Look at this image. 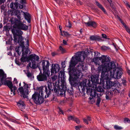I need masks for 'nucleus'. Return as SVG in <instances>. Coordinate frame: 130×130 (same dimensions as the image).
<instances>
[{
    "mask_svg": "<svg viewBox=\"0 0 130 130\" xmlns=\"http://www.w3.org/2000/svg\"><path fill=\"white\" fill-rule=\"evenodd\" d=\"M112 45L114 46V47L115 48H116V45L114 44V43H113L112 44Z\"/></svg>",
    "mask_w": 130,
    "mask_h": 130,
    "instance_id": "e2e57ef3",
    "label": "nucleus"
},
{
    "mask_svg": "<svg viewBox=\"0 0 130 130\" xmlns=\"http://www.w3.org/2000/svg\"><path fill=\"white\" fill-rule=\"evenodd\" d=\"M13 83L14 84H17L18 83L17 80L15 78H14V79Z\"/></svg>",
    "mask_w": 130,
    "mask_h": 130,
    "instance_id": "79ce46f5",
    "label": "nucleus"
},
{
    "mask_svg": "<svg viewBox=\"0 0 130 130\" xmlns=\"http://www.w3.org/2000/svg\"><path fill=\"white\" fill-rule=\"evenodd\" d=\"M98 96L96 104L98 106H99V104L101 101V99Z\"/></svg>",
    "mask_w": 130,
    "mask_h": 130,
    "instance_id": "cd10ccee",
    "label": "nucleus"
},
{
    "mask_svg": "<svg viewBox=\"0 0 130 130\" xmlns=\"http://www.w3.org/2000/svg\"><path fill=\"white\" fill-rule=\"evenodd\" d=\"M43 87H40L39 90V93L35 92L32 95V99L33 101L36 104H40L43 103L44 101V97L45 96L43 94ZM46 95H47L45 92Z\"/></svg>",
    "mask_w": 130,
    "mask_h": 130,
    "instance_id": "423d86ee",
    "label": "nucleus"
},
{
    "mask_svg": "<svg viewBox=\"0 0 130 130\" xmlns=\"http://www.w3.org/2000/svg\"><path fill=\"white\" fill-rule=\"evenodd\" d=\"M60 69V68L58 64H52L51 69V74H52L56 73L58 72Z\"/></svg>",
    "mask_w": 130,
    "mask_h": 130,
    "instance_id": "dca6fc26",
    "label": "nucleus"
},
{
    "mask_svg": "<svg viewBox=\"0 0 130 130\" xmlns=\"http://www.w3.org/2000/svg\"><path fill=\"white\" fill-rule=\"evenodd\" d=\"M124 122L125 123H130V120H129L128 118H125L124 119Z\"/></svg>",
    "mask_w": 130,
    "mask_h": 130,
    "instance_id": "f704fd0d",
    "label": "nucleus"
},
{
    "mask_svg": "<svg viewBox=\"0 0 130 130\" xmlns=\"http://www.w3.org/2000/svg\"><path fill=\"white\" fill-rule=\"evenodd\" d=\"M102 37L105 39H109V38H107V36L105 34H102Z\"/></svg>",
    "mask_w": 130,
    "mask_h": 130,
    "instance_id": "a19ab883",
    "label": "nucleus"
},
{
    "mask_svg": "<svg viewBox=\"0 0 130 130\" xmlns=\"http://www.w3.org/2000/svg\"><path fill=\"white\" fill-rule=\"evenodd\" d=\"M122 83H123V84L124 85H125V84L126 83V81L125 80H123Z\"/></svg>",
    "mask_w": 130,
    "mask_h": 130,
    "instance_id": "3c124183",
    "label": "nucleus"
},
{
    "mask_svg": "<svg viewBox=\"0 0 130 130\" xmlns=\"http://www.w3.org/2000/svg\"><path fill=\"white\" fill-rule=\"evenodd\" d=\"M106 99L108 100L109 99V97L108 96L107 94H106Z\"/></svg>",
    "mask_w": 130,
    "mask_h": 130,
    "instance_id": "864d4df0",
    "label": "nucleus"
},
{
    "mask_svg": "<svg viewBox=\"0 0 130 130\" xmlns=\"http://www.w3.org/2000/svg\"><path fill=\"white\" fill-rule=\"evenodd\" d=\"M50 74V71H43V73H40L37 76V78L39 81H46L47 79V77L49 76Z\"/></svg>",
    "mask_w": 130,
    "mask_h": 130,
    "instance_id": "4468645a",
    "label": "nucleus"
},
{
    "mask_svg": "<svg viewBox=\"0 0 130 130\" xmlns=\"http://www.w3.org/2000/svg\"><path fill=\"white\" fill-rule=\"evenodd\" d=\"M17 2L14 3H11L10 4V7L12 9L16 10L17 9H22L24 7L23 5L19 4L18 3V2H20L22 4L25 3V0H16Z\"/></svg>",
    "mask_w": 130,
    "mask_h": 130,
    "instance_id": "ddd939ff",
    "label": "nucleus"
},
{
    "mask_svg": "<svg viewBox=\"0 0 130 130\" xmlns=\"http://www.w3.org/2000/svg\"><path fill=\"white\" fill-rule=\"evenodd\" d=\"M95 3L96 5L98 7L100 8L105 13H106V11L102 6L97 1H96Z\"/></svg>",
    "mask_w": 130,
    "mask_h": 130,
    "instance_id": "a878e982",
    "label": "nucleus"
},
{
    "mask_svg": "<svg viewBox=\"0 0 130 130\" xmlns=\"http://www.w3.org/2000/svg\"><path fill=\"white\" fill-rule=\"evenodd\" d=\"M84 122L87 124H88V120L86 119H84Z\"/></svg>",
    "mask_w": 130,
    "mask_h": 130,
    "instance_id": "c03bdc74",
    "label": "nucleus"
},
{
    "mask_svg": "<svg viewBox=\"0 0 130 130\" xmlns=\"http://www.w3.org/2000/svg\"><path fill=\"white\" fill-rule=\"evenodd\" d=\"M50 63L48 60H43L42 62V66L43 71H50L48 70Z\"/></svg>",
    "mask_w": 130,
    "mask_h": 130,
    "instance_id": "f3484780",
    "label": "nucleus"
},
{
    "mask_svg": "<svg viewBox=\"0 0 130 130\" xmlns=\"http://www.w3.org/2000/svg\"><path fill=\"white\" fill-rule=\"evenodd\" d=\"M107 0L110 3V6H111V3L112 2L111 0Z\"/></svg>",
    "mask_w": 130,
    "mask_h": 130,
    "instance_id": "13d9d810",
    "label": "nucleus"
},
{
    "mask_svg": "<svg viewBox=\"0 0 130 130\" xmlns=\"http://www.w3.org/2000/svg\"><path fill=\"white\" fill-rule=\"evenodd\" d=\"M29 59V61L30 60L31 62H35V60L38 61L39 59V58L38 56L35 54H32L28 57Z\"/></svg>",
    "mask_w": 130,
    "mask_h": 130,
    "instance_id": "a211bd4d",
    "label": "nucleus"
},
{
    "mask_svg": "<svg viewBox=\"0 0 130 130\" xmlns=\"http://www.w3.org/2000/svg\"><path fill=\"white\" fill-rule=\"evenodd\" d=\"M66 27H69V28H71L72 26L71 23L69 21L66 23Z\"/></svg>",
    "mask_w": 130,
    "mask_h": 130,
    "instance_id": "72a5a7b5",
    "label": "nucleus"
},
{
    "mask_svg": "<svg viewBox=\"0 0 130 130\" xmlns=\"http://www.w3.org/2000/svg\"><path fill=\"white\" fill-rule=\"evenodd\" d=\"M61 64L62 67L64 68H65V65L64 64V63L63 62H62L61 63Z\"/></svg>",
    "mask_w": 130,
    "mask_h": 130,
    "instance_id": "49530a36",
    "label": "nucleus"
},
{
    "mask_svg": "<svg viewBox=\"0 0 130 130\" xmlns=\"http://www.w3.org/2000/svg\"><path fill=\"white\" fill-rule=\"evenodd\" d=\"M121 23L123 25H124V24H125L124 23V22L123 21H121Z\"/></svg>",
    "mask_w": 130,
    "mask_h": 130,
    "instance_id": "0e129e2a",
    "label": "nucleus"
},
{
    "mask_svg": "<svg viewBox=\"0 0 130 130\" xmlns=\"http://www.w3.org/2000/svg\"><path fill=\"white\" fill-rule=\"evenodd\" d=\"M106 87L108 89H110L111 87L115 85L116 83L111 81H106Z\"/></svg>",
    "mask_w": 130,
    "mask_h": 130,
    "instance_id": "aec40b11",
    "label": "nucleus"
},
{
    "mask_svg": "<svg viewBox=\"0 0 130 130\" xmlns=\"http://www.w3.org/2000/svg\"><path fill=\"white\" fill-rule=\"evenodd\" d=\"M15 15L17 16L18 20H22L21 16L23 15L25 19L29 23L30 22L31 17L30 14L27 12H25L22 10H17L15 12Z\"/></svg>",
    "mask_w": 130,
    "mask_h": 130,
    "instance_id": "6e6552de",
    "label": "nucleus"
},
{
    "mask_svg": "<svg viewBox=\"0 0 130 130\" xmlns=\"http://www.w3.org/2000/svg\"><path fill=\"white\" fill-rule=\"evenodd\" d=\"M59 28L60 30H61V28H62V27H61V26H59Z\"/></svg>",
    "mask_w": 130,
    "mask_h": 130,
    "instance_id": "69168bd1",
    "label": "nucleus"
},
{
    "mask_svg": "<svg viewBox=\"0 0 130 130\" xmlns=\"http://www.w3.org/2000/svg\"><path fill=\"white\" fill-rule=\"evenodd\" d=\"M12 121L14 123H18L15 120H12Z\"/></svg>",
    "mask_w": 130,
    "mask_h": 130,
    "instance_id": "4d7b16f0",
    "label": "nucleus"
},
{
    "mask_svg": "<svg viewBox=\"0 0 130 130\" xmlns=\"http://www.w3.org/2000/svg\"><path fill=\"white\" fill-rule=\"evenodd\" d=\"M90 40L91 41L98 40L99 41H100L101 40L100 37L97 35L91 36H90Z\"/></svg>",
    "mask_w": 130,
    "mask_h": 130,
    "instance_id": "412c9836",
    "label": "nucleus"
},
{
    "mask_svg": "<svg viewBox=\"0 0 130 130\" xmlns=\"http://www.w3.org/2000/svg\"><path fill=\"white\" fill-rule=\"evenodd\" d=\"M26 43V47L24 45L23 46H21V47L20 46L17 47L15 49L16 52L19 55H20L21 52H22V56L20 60L21 61L23 62H24L27 61H29L28 57H27L28 52L29 51L28 47L29 45L28 40H27Z\"/></svg>",
    "mask_w": 130,
    "mask_h": 130,
    "instance_id": "39448f33",
    "label": "nucleus"
},
{
    "mask_svg": "<svg viewBox=\"0 0 130 130\" xmlns=\"http://www.w3.org/2000/svg\"><path fill=\"white\" fill-rule=\"evenodd\" d=\"M5 1V0H0V4L1 5L2 4L4 3Z\"/></svg>",
    "mask_w": 130,
    "mask_h": 130,
    "instance_id": "a18cd8bd",
    "label": "nucleus"
},
{
    "mask_svg": "<svg viewBox=\"0 0 130 130\" xmlns=\"http://www.w3.org/2000/svg\"><path fill=\"white\" fill-rule=\"evenodd\" d=\"M53 74H51V75L50 80H48V90L46 86L45 87V92L47 95H45V98L48 97L53 92V89L52 88V84H53L54 88H56L57 85L58 86H59L58 84L60 82L59 79H58V77L57 75Z\"/></svg>",
    "mask_w": 130,
    "mask_h": 130,
    "instance_id": "20e7f679",
    "label": "nucleus"
},
{
    "mask_svg": "<svg viewBox=\"0 0 130 130\" xmlns=\"http://www.w3.org/2000/svg\"><path fill=\"white\" fill-rule=\"evenodd\" d=\"M32 65L31 68L33 69H35L36 68V64L35 61L32 62Z\"/></svg>",
    "mask_w": 130,
    "mask_h": 130,
    "instance_id": "473e14b6",
    "label": "nucleus"
},
{
    "mask_svg": "<svg viewBox=\"0 0 130 130\" xmlns=\"http://www.w3.org/2000/svg\"><path fill=\"white\" fill-rule=\"evenodd\" d=\"M57 54L58 53L55 52H52V55L53 56H55L57 55Z\"/></svg>",
    "mask_w": 130,
    "mask_h": 130,
    "instance_id": "37998d69",
    "label": "nucleus"
},
{
    "mask_svg": "<svg viewBox=\"0 0 130 130\" xmlns=\"http://www.w3.org/2000/svg\"><path fill=\"white\" fill-rule=\"evenodd\" d=\"M80 85L81 88L82 87V89H86L87 93L92 96V98L95 97L96 95L99 96V94L97 93L96 91L102 92L104 91L102 87L99 86H97V84H93L91 85L90 81L87 79L84 80L80 83Z\"/></svg>",
    "mask_w": 130,
    "mask_h": 130,
    "instance_id": "7ed1b4c3",
    "label": "nucleus"
},
{
    "mask_svg": "<svg viewBox=\"0 0 130 130\" xmlns=\"http://www.w3.org/2000/svg\"><path fill=\"white\" fill-rule=\"evenodd\" d=\"M74 121L76 122V123L78 124L80 122V120L77 118L75 117Z\"/></svg>",
    "mask_w": 130,
    "mask_h": 130,
    "instance_id": "4c0bfd02",
    "label": "nucleus"
},
{
    "mask_svg": "<svg viewBox=\"0 0 130 130\" xmlns=\"http://www.w3.org/2000/svg\"><path fill=\"white\" fill-rule=\"evenodd\" d=\"M59 113L60 114L62 113V114H63V111L62 110H61L59 108Z\"/></svg>",
    "mask_w": 130,
    "mask_h": 130,
    "instance_id": "de8ad7c7",
    "label": "nucleus"
},
{
    "mask_svg": "<svg viewBox=\"0 0 130 130\" xmlns=\"http://www.w3.org/2000/svg\"><path fill=\"white\" fill-rule=\"evenodd\" d=\"M61 74V80H63L64 82L65 81L66 76L65 73L62 71L58 73V76L60 77V74Z\"/></svg>",
    "mask_w": 130,
    "mask_h": 130,
    "instance_id": "b1692460",
    "label": "nucleus"
},
{
    "mask_svg": "<svg viewBox=\"0 0 130 130\" xmlns=\"http://www.w3.org/2000/svg\"><path fill=\"white\" fill-rule=\"evenodd\" d=\"M101 49L104 50H109L110 48L108 47H107L105 46H103L101 47Z\"/></svg>",
    "mask_w": 130,
    "mask_h": 130,
    "instance_id": "2f4dec72",
    "label": "nucleus"
},
{
    "mask_svg": "<svg viewBox=\"0 0 130 130\" xmlns=\"http://www.w3.org/2000/svg\"><path fill=\"white\" fill-rule=\"evenodd\" d=\"M105 64L102 65L103 72L101 77L103 79L109 80L111 77L117 79L121 78L122 74L121 69L116 68L113 61Z\"/></svg>",
    "mask_w": 130,
    "mask_h": 130,
    "instance_id": "f03ea898",
    "label": "nucleus"
},
{
    "mask_svg": "<svg viewBox=\"0 0 130 130\" xmlns=\"http://www.w3.org/2000/svg\"><path fill=\"white\" fill-rule=\"evenodd\" d=\"M123 25L124 26V27H125V28H126L127 27V26H126V24H124V25Z\"/></svg>",
    "mask_w": 130,
    "mask_h": 130,
    "instance_id": "052dcab7",
    "label": "nucleus"
},
{
    "mask_svg": "<svg viewBox=\"0 0 130 130\" xmlns=\"http://www.w3.org/2000/svg\"><path fill=\"white\" fill-rule=\"evenodd\" d=\"M114 128L116 130H120L122 129V127L117 125H115L114 126Z\"/></svg>",
    "mask_w": 130,
    "mask_h": 130,
    "instance_id": "7c9ffc66",
    "label": "nucleus"
},
{
    "mask_svg": "<svg viewBox=\"0 0 130 130\" xmlns=\"http://www.w3.org/2000/svg\"><path fill=\"white\" fill-rule=\"evenodd\" d=\"M63 43L65 45H66L67 44V42L66 41H65V40H63Z\"/></svg>",
    "mask_w": 130,
    "mask_h": 130,
    "instance_id": "603ef678",
    "label": "nucleus"
},
{
    "mask_svg": "<svg viewBox=\"0 0 130 130\" xmlns=\"http://www.w3.org/2000/svg\"><path fill=\"white\" fill-rule=\"evenodd\" d=\"M85 24L88 26H91L95 27L96 26V24L94 22H85Z\"/></svg>",
    "mask_w": 130,
    "mask_h": 130,
    "instance_id": "393cba45",
    "label": "nucleus"
},
{
    "mask_svg": "<svg viewBox=\"0 0 130 130\" xmlns=\"http://www.w3.org/2000/svg\"><path fill=\"white\" fill-rule=\"evenodd\" d=\"M3 26L2 24H0V28H1Z\"/></svg>",
    "mask_w": 130,
    "mask_h": 130,
    "instance_id": "680f3d73",
    "label": "nucleus"
},
{
    "mask_svg": "<svg viewBox=\"0 0 130 130\" xmlns=\"http://www.w3.org/2000/svg\"><path fill=\"white\" fill-rule=\"evenodd\" d=\"M60 50L61 51L62 53H63L64 51V50L61 46H60L59 47Z\"/></svg>",
    "mask_w": 130,
    "mask_h": 130,
    "instance_id": "58836bf2",
    "label": "nucleus"
},
{
    "mask_svg": "<svg viewBox=\"0 0 130 130\" xmlns=\"http://www.w3.org/2000/svg\"><path fill=\"white\" fill-rule=\"evenodd\" d=\"M6 77V74L2 69H0V79L1 82L3 84L7 85L9 88L13 87V85L12 83L9 80H5Z\"/></svg>",
    "mask_w": 130,
    "mask_h": 130,
    "instance_id": "1a4fd4ad",
    "label": "nucleus"
},
{
    "mask_svg": "<svg viewBox=\"0 0 130 130\" xmlns=\"http://www.w3.org/2000/svg\"><path fill=\"white\" fill-rule=\"evenodd\" d=\"M74 116H68V119L69 121L74 120L75 118Z\"/></svg>",
    "mask_w": 130,
    "mask_h": 130,
    "instance_id": "c85d7f7f",
    "label": "nucleus"
},
{
    "mask_svg": "<svg viewBox=\"0 0 130 130\" xmlns=\"http://www.w3.org/2000/svg\"><path fill=\"white\" fill-rule=\"evenodd\" d=\"M59 5H61L63 3V0H54Z\"/></svg>",
    "mask_w": 130,
    "mask_h": 130,
    "instance_id": "c756f323",
    "label": "nucleus"
},
{
    "mask_svg": "<svg viewBox=\"0 0 130 130\" xmlns=\"http://www.w3.org/2000/svg\"><path fill=\"white\" fill-rule=\"evenodd\" d=\"M9 88L10 89V91L9 92L10 96H13L15 94V91L17 89V87H16L14 86L13 87Z\"/></svg>",
    "mask_w": 130,
    "mask_h": 130,
    "instance_id": "4be33fe9",
    "label": "nucleus"
},
{
    "mask_svg": "<svg viewBox=\"0 0 130 130\" xmlns=\"http://www.w3.org/2000/svg\"><path fill=\"white\" fill-rule=\"evenodd\" d=\"M126 4L127 6L130 8V4H129L127 2H126Z\"/></svg>",
    "mask_w": 130,
    "mask_h": 130,
    "instance_id": "8fccbe9b",
    "label": "nucleus"
},
{
    "mask_svg": "<svg viewBox=\"0 0 130 130\" xmlns=\"http://www.w3.org/2000/svg\"><path fill=\"white\" fill-rule=\"evenodd\" d=\"M17 105L20 109H24L25 108V105L23 102L20 101L18 102Z\"/></svg>",
    "mask_w": 130,
    "mask_h": 130,
    "instance_id": "5701e85b",
    "label": "nucleus"
},
{
    "mask_svg": "<svg viewBox=\"0 0 130 130\" xmlns=\"http://www.w3.org/2000/svg\"><path fill=\"white\" fill-rule=\"evenodd\" d=\"M25 73L28 78L31 79L34 78L33 74L30 73L29 70H27V72H26Z\"/></svg>",
    "mask_w": 130,
    "mask_h": 130,
    "instance_id": "bb28decb",
    "label": "nucleus"
},
{
    "mask_svg": "<svg viewBox=\"0 0 130 130\" xmlns=\"http://www.w3.org/2000/svg\"><path fill=\"white\" fill-rule=\"evenodd\" d=\"M61 87H62L61 89H56V88H54V91L55 93L57 95L61 96H65V93L66 90H68V91L69 92L70 94H72V92L69 90V89H67V87L65 85H61Z\"/></svg>",
    "mask_w": 130,
    "mask_h": 130,
    "instance_id": "9b49d317",
    "label": "nucleus"
},
{
    "mask_svg": "<svg viewBox=\"0 0 130 130\" xmlns=\"http://www.w3.org/2000/svg\"><path fill=\"white\" fill-rule=\"evenodd\" d=\"M88 121H90L91 120L90 118L89 117H87V119Z\"/></svg>",
    "mask_w": 130,
    "mask_h": 130,
    "instance_id": "6e6d98bb",
    "label": "nucleus"
},
{
    "mask_svg": "<svg viewBox=\"0 0 130 130\" xmlns=\"http://www.w3.org/2000/svg\"><path fill=\"white\" fill-rule=\"evenodd\" d=\"M91 80L92 82V84H99V79L98 76H96V75H92L91 76Z\"/></svg>",
    "mask_w": 130,
    "mask_h": 130,
    "instance_id": "6ab92c4d",
    "label": "nucleus"
},
{
    "mask_svg": "<svg viewBox=\"0 0 130 130\" xmlns=\"http://www.w3.org/2000/svg\"><path fill=\"white\" fill-rule=\"evenodd\" d=\"M128 95L130 97V91L129 92Z\"/></svg>",
    "mask_w": 130,
    "mask_h": 130,
    "instance_id": "774afa93",
    "label": "nucleus"
},
{
    "mask_svg": "<svg viewBox=\"0 0 130 130\" xmlns=\"http://www.w3.org/2000/svg\"><path fill=\"white\" fill-rule=\"evenodd\" d=\"M85 54H82L81 52H78L72 56L69 63V70L70 76L69 78V82L71 86H76L77 84L75 82V80L80 76H83L82 73L80 71L76 69H71V68L75 66L78 62H83L85 58Z\"/></svg>",
    "mask_w": 130,
    "mask_h": 130,
    "instance_id": "f257e3e1",
    "label": "nucleus"
},
{
    "mask_svg": "<svg viewBox=\"0 0 130 130\" xmlns=\"http://www.w3.org/2000/svg\"><path fill=\"white\" fill-rule=\"evenodd\" d=\"M127 73L128 74V75L130 76V78H129V82H130V71H128Z\"/></svg>",
    "mask_w": 130,
    "mask_h": 130,
    "instance_id": "5fc2aeb1",
    "label": "nucleus"
},
{
    "mask_svg": "<svg viewBox=\"0 0 130 130\" xmlns=\"http://www.w3.org/2000/svg\"><path fill=\"white\" fill-rule=\"evenodd\" d=\"M94 56H95L96 57H98V56H99V55H100V53L98 52H94Z\"/></svg>",
    "mask_w": 130,
    "mask_h": 130,
    "instance_id": "c9c22d12",
    "label": "nucleus"
},
{
    "mask_svg": "<svg viewBox=\"0 0 130 130\" xmlns=\"http://www.w3.org/2000/svg\"><path fill=\"white\" fill-rule=\"evenodd\" d=\"M14 19V22H13L12 19L11 21V23L12 24H14L13 25V27L14 28L24 30H27L28 26L24 24L23 22L21 21V20H18L17 18Z\"/></svg>",
    "mask_w": 130,
    "mask_h": 130,
    "instance_id": "0eeeda50",
    "label": "nucleus"
},
{
    "mask_svg": "<svg viewBox=\"0 0 130 130\" xmlns=\"http://www.w3.org/2000/svg\"><path fill=\"white\" fill-rule=\"evenodd\" d=\"M99 59L101 60V62L102 63L100 66H99L97 68V70L99 72L101 71V75H102V73L103 72V67H102V65L104 64L105 65V64H108L111 63V62H108L110 60V58L109 57H107V56L104 55H102V57H100Z\"/></svg>",
    "mask_w": 130,
    "mask_h": 130,
    "instance_id": "f8f14e48",
    "label": "nucleus"
},
{
    "mask_svg": "<svg viewBox=\"0 0 130 130\" xmlns=\"http://www.w3.org/2000/svg\"><path fill=\"white\" fill-rule=\"evenodd\" d=\"M23 83L24 84L23 87H20L18 90L21 94V97L25 98H27L28 94V89L30 88V85H28L24 82H23Z\"/></svg>",
    "mask_w": 130,
    "mask_h": 130,
    "instance_id": "9d476101",
    "label": "nucleus"
},
{
    "mask_svg": "<svg viewBox=\"0 0 130 130\" xmlns=\"http://www.w3.org/2000/svg\"><path fill=\"white\" fill-rule=\"evenodd\" d=\"M126 29L127 31L130 34V29H129L128 27Z\"/></svg>",
    "mask_w": 130,
    "mask_h": 130,
    "instance_id": "09e8293b",
    "label": "nucleus"
},
{
    "mask_svg": "<svg viewBox=\"0 0 130 130\" xmlns=\"http://www.w3.org/2000/svg\"><path fill=\"white\" fill-rule=\"evenodd\" d=\"M119 20H120V21L121 22V21H122V20L120 19V18H119Z\"/></svg>",
    "mask_w": 130,
    "mask_h": 130,
    "instance_id": "338daca9",
    "label": "nucleus"
},
{
    "mask_svg": "<svg viewBox=\"0 0 130 130\" xmlns=\"http://www.w3.org/2000/svg\"><path fill=\"white\" fill-rule=\"evenodd\" d=\"M28 65L29 67H31V63L30 62L29 63H28Z\"/></svg>",
    "mask_w": 130,
    "mask_h": 130,
    "instance_id": "bf43d9fd",
    "label": "nucleus"
},
{
    "mask_svg": "<svg viewBox=\"0 0 130 130\" xmlns=\"http://www.w3.org/2000/svg\"><path fill=\"white\" fill-rule=\"evenodd\" d=\"M19 29H16V33L19 34V38L18 40V42L20 46H23L24 45V43L23 41L22 37V35L23 34V32Z\"/></svg>",
    "mask_w": 130,
    "mask_h": 130,
    "instance_id": "2eb2a0df",
    "label": "nucleus"
},
{
    "mask_svg": "<svg viewBox=\"0 0 130 130\" xmlns=\"http://www.w3.org/2000/svg\"><path fill=\"white\" fill-rule=\"evenodd\" d=\"M63 34L64 35L66 36H68L70 35L67 32L63 31Z\"/></svg>",
    "mask_w": 130,
    "mask_h": 130,
    "instance_id": "ea45409f",
    "label": "nucleus"
},
{
    "mask_svg": "<svg viewBox=\"0 0 130 130\" xmlns=\"http://www.w3.org/2000/svg\"><path fill=\"white\" fill-rule=\"evenodd\" d=\"M82 127L81 125H79L78 126H76L75 127V128L76 130H80L79 129Z\"/></svg>",
    "mask_w": 130,
    "mask_h": 130,
    "instance_id": "e433bc0d",
    "label": "nucleus"
}]
</instances>
